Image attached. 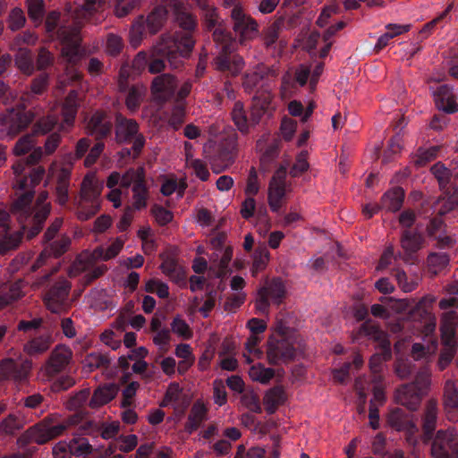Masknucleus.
<instances>
[{
  "label": "nucleus",
  "instance_id": "f03ea898",
  "mask_svg": "<svg viewBox=\"0 0 458 458\" xmlns=\"http://www.w3.org/2000/svg\"><path fill=\"white\" fill-rule=\"evenodd\" d=\"M57 38L63 46L62 56L69 64L65 69V75L70 81H77L81 79V74L75 65L82 56L80 49L81 38L79 35V29L60 27L57 30Z\"/></svg>",
  "mask_w": 458,
  "mask_h": 458
},
{
  "label": "nucleus",
  "instance_id": "7ed1b4c3",
  "mask_svg": "<svg viewBox=\"0 0 458 458\" xmlns=\"http://www.w3.org/2000/svg\"><path fill=\"white\" fill-rule=\"evenodd\" d=\"M168 6L161 0V4L155 7L145 18L139 16L132 23L130 30V43L138 47L147 34L155 35L164 26L167 19Z\"/></svg>",
  "mask_w": 458,
  "mask_h": 458
},
{
  "label": "nucleus",
  "instance_id": "052dcab7",
  "mask_svg": "<svg viewBox=\"0 0 458 458\" xmlns=\"http://www.w3.org/2000/svg\"><path fill=\"white\" fill-rule=\"evenodd\" d=\"M430 372L428 369H422L416 374L415 379L409 385L414 386V388L420 395H425L430 386Z\"/></svg>",
  "mask_w": 458,
  "mask_h": 458
},
{
  "label": "nucleus",
  "instance_id": "c9c22d12",
  "mask_svg": "<svg viewBox=\"0 0 458 458\" xmlns=\"http://www.w3.org/2000/svg\"><path fill=\"white\" fill-rule=\"evenodd\" d=\"M118 393V387L114 384L105 385L97 388L89 401L91 408L103 406L112 401Z\"/></svg>",
  "mask_w": 458,
  "mask_h": 458
},
{
  "label": "nucleus",
  "instance_id": "473e14b6",
  "mask_svg": "<svg viewBox=\"0 0 458 458\" xmlns=\"http://www.w3.org/2000/svg\"><path fill=\"white\" fill-rule=\"evenodd\" d=\"M363 330L366 335L371 336L373 339L378 342L379 348L381 350L380 355L383 356L384 360H388L391 358V344L387 339L386 334L383 332L377 326L374 325H363Z\"/></svg>",
  "mask_w": 458,
  "mask_h": 458
},
{
  "label": "nucleus",
  "instance_id": "c756f323",
  "mask_svg": "<svg viewBox=\"0 0 458 458\" xmlns=\"http://www.w3.org/2000/svg\"><path fill=\"white\" fill-rule=\"evenodd\" d=\"M287 400L285 390L281 386H276L267 390L263 397V404L268 414H273Z\"/></svg>",
  "mask_w": 458,
  "mask_h": 458
},
{
  "label": "nucleus",
  "instance_id": "2f4dec72",
  "mask_svg": "<svg viewBox=\"0 0 458 458\" xmlns=\"http://www.w3.org/2000/svg\"><path fill=\"white\" fill-rule=\"evenodd\" d=\"M435 100L438 109L445 113L452 114L458 111V105L451 89L446 85L440 86L435 92Z\"/></svg>",
  "mask_w": 458,
  "mask_h": 458
},
{
  "label": "nucleus",
  "instance_id": "cd10ccee",
  "mask_svg": "<svg viewBox=\"0 0 458 458\" xmlns=\"http://www.w3.org/2000/svg\"><path fill=\"white\" fill-rule=\"evenodd\" d=\"M87 129L96 139L106 137L112 130V123L103 112H96L88 122Z\"/></svg>",
  "mask_w": 458,
  "mask_h": 458
},
{
  "label": "nucleus",
  "instance_id": "20e7f679",
  "mask_svg": "<svg viewBox=\"0 0 458 458\" xmlns=\"http://www.w3.org/2000/svg\"><path fill=\"white\" fill-rule=\"evenodd\" d=\"M101 191L102 185L94 175L87 174L83 178L76 213L79 220L87 221L98 212Z\"/></svg>",
  "mask_w": 458,
  "mask_h": 458
},
{
  "label": "nucleus",
  "instance_id": "c03bdc74",
  "mask_svg": "<svg viewBox=\"0 0 458 458\" xmlns=\"http://www.w3.org/2000/svg\"><path fill=\"white\" fill-rule=\"evenodd\" d=\"M233 257V249L228 246L225 249L222 257L217 264H212L209 267V273L214 277L222 278L225 276L228 272V266Z\"/></svg>",
  "mask_w": 458,
  "mask_h": 458
},
{
  "label": "nucleus",
  "instance_id": "ea45409f",
  "mask_svg": "<svg viewBox=\"0 0 458 458\" xmlns=\"http://www.w3.org/2000/svg\"><path fill=\"white\" fill-rule=\"evenodd\" d=\"M403 199V190L400 187H395L383 195L381 199L382 208L395 212L401 208Z\"/></svg>",
  "mask_w": 458,
  "mask_h": 458
},
{
  "label": "nucleus",
  "instance_id": "774afa93",
  "mask_svg": "<svg viewBox=\"0 0 458 458\" xmlns=\"http://www.w3.org/2000/svg\"><path fill=\"white\" fill-rule=\"evenodd\" d=\"M25 22L26 17L23 11L21 8L15 7L10 12L7 20V24L8 28L12 31L19 30L25 25Z\"/></svg>",
  "mask_w": 458,
  "mask_h": 458
},
{
  "label": "nucleus",
  "instance_id": "680f3d73",
  "mask_svg": "<svg viewBox=\"0 0 458 458\" xmlns=\"http://www.w3.org/2000/svg\"><path fill=\"white\" fill-rule=\"evenodd\" d=\"M444 404L447 410L458 408V390L453 381H446L445 385Z\"/></svg>",
  "mask_w": 458,
  "mask_h": 458
},
{
  "label": "nucleus",
  "instance_id": "f8f14e48",
  "mask_svg": "<svg viewBox=\"0 0 458 458\" xmlns=\"http://www.w3.org/2000/svg\"><path fill=\"white\" fill-rule=\"evenodd\" d=\"M286 167L280 166L272 176L267 192V202L273 212H278L285 196Z\"/></svg>",
  "mask_w": 458,
  "mask_h": 458
},
{
  "label": "nucleus",
  "instance_id": "bb28decb",
  "mask_svg": "<svg viewBox=\"0 0 458 458\" xmlns=\"http://www.w3.org/2000/svg\"><path fill=\"white\" fill-rule=\"evenodd\" d=\"M437 414L438 409L437 402L434 400L428 401L425 406L424 415L422 418V441L425 444L430 441L432 435L436 429Z\"/></svg>",
  "mask_w": 458,
  "mask_h": 458
},
{
  "label": "nucleus",
  "instance_id": "ddd939ff",
  "mask_svg": "<svg viewBox=\"0 0 458 458\" xmlns=\"http://www.w3.org/2000/svg\"><path fill=\"white\" fill-rule=\"evenodd\" d=\"M456 435L453 429H440L431 437L430 455L432 458H453L452 448L454 447Z\"/></svg>",
  "mask_w": 458,
  "mask_h": 458
},
{
  "label": "nucleus",
  "instance_id": "e2e57ef3",
  "mask_svg": "<svg viewBox=\"0 0 458 458\" xmlns=\"http://www.w3.org/2000/svg\"><path fill=\"white\" fill-rule=\"evenodd\" d=\"M394 277L399 287L405 293H410L415 290L420 280L418 276L409 279L406 273L399 269L395 270Z\"/></svg>",
  "mask_w": 458,
  "mask_h": 458
},
{
  "label": "nucleus",
  "instance_id": "4d7b16f0",
  "mask_svg": "<svg viewBox=\"0 0 458 458\" xmlns=\"http://www.w3.org/2000/svg\"><path fill=\"white\" fill-rule=\"evenodd\" d=\"M58 122L54 114H48L38 119L33 125V135H45L51 131Z\"/></svg>",
  "mask_w": 458,
  "mask_h": 458
},
{
  "label": "nucleus",
  "instance_id": "6e6d98bb",
  "mask_svg": "<svg viewBox=\"0 0 458 458\" xmlns=\"http://www.w3.org/2000/svg\"><path fill=\"white\" fill-rule=\"evenodd\" d=\"M270 254L265 245L257 247L253 255L252 273L256 274L264 270L268 264Z\"/></svg>",
  "mask_w": 458,
  "mask_h": 458
},
{
  "label": "nucleus",
  "instance_id": "a18cd8bd",
  "mask_svg": "<svg viewBox=\"0 0 458 458\" xmlns=\"http://www.w3.org/2000/svg\"><path fill=\"white\" fill-rule=\"evenodd\" d=\"M177 56H181L180 53H176L175 55L170 56L167 55L157 54L155 51L154 46L152 48L151 60L149 61L148 65V72L152 74L163 72L165 68L164 57H165L173 64V60H175Z\"/></svg>",
  "mask_w": 458,
  "mask_h": 458
},
{
  "label": "nucleus",
  "instance_id": "f257e3e1",
  "mask_svg": "<svg viewBox=\"0 0 458 458\" xmlns=\"http://www.w3.org/2000/svg\"><path fill=\"white\" fill-rule=\"evenodd\" d=\"M163 3L172 12L174 22L181 30L175 31L174 34H163L155 45V51L157 54L169 56L176 53H180L181 56H185L192 50L195 44L193 33L197 27V20L187 10L182 0H163Z\"/></svg>",
  "mask_w": 458,
  "mask_h": 458
},
{
  "label": "nucleus",
  "instance_id": "3c124183",
  "mask_svg": "<svg viewBox=\"0 0 458 458\" xmlns=\"http://www.w3.org/2000/svg\"><path fill=\"white\" fill-rule=\"evenodd\" d=\"M249 375L253 381L267 384L274 377L275 370L271 368H265L262 364L258 363L250 367Z\"/></svg>",
  "mask_w": 458,
  "mask_h": 458
},
{
  "label": "nucleus",
  "instance_id": "aec40b11",
  "mask_svg": "<svg viewBox=\"0 0 458 458\" xmlns=\"http://www.w3.org/2000/svg\"><path fill=\"white\" fill-rule=\"evenodd\" d=\"M295 348L285 338L269 340L267 343V357L270 364L276 365L294 359Z\"/></svg>",
  "mask_w": 458,
  "mask_h": 458
},
{
  "label": "nucleus",
  "instance_id": "423d86ee",
  "mask_svg": "<svg viewBox=\"0 0 458 458\" xmlns=\"http://www.w3.org/2000/svg\"><path fill=\"white\" fill-rule=\"evenodd\" d=\"M115 140L119 143L132 141L133 158H136L145 145V138L139 133V124L133 119L118 114L115 120Z\"/></svg>",
  "mask_w": 458,
  "mask_h": 458
},
{
  "label": "nucleus",
  "instance_id": "9b49d317",
  "mask_svg": "<svg viewBox=\"0 0 458 458\" xmlns=\"http://www.w3.org/2000/svg\"><path fill=\"white\" fill-rule=\"evenodd\" d=\"M387 423L397 431H405L408 444L413 447L417 445L416 434L419 429L409 414H406L402 409H394L387 416Z\"/></svg>",
  "mask_w": 458,
  "mask_h": 458
},
{
  "label": "nucleus",
  "instance_id": "0e129e2a",
  "mask_svg": "<svg viewBox=\"0 0 458 458\" xmlns=\"http://www.w3.org/2000/svg\"><path fill=\"white\" fill-rule=\"evenodd\" d=\"M72 454L81 456L92 452V446L86 438H73L68 444Z\"/></svg>",
  "mask_w": 458,
  "mask_h": 458
},
{
  "label": "nucleus",
  "instance_id": "e433bc0d",
  "mask_svg": "<svg viewBox=\"0 0 458 458\" xmlns=\"http://www.w3.org/2000/svg\"><path fill=\"white\" fill-rule=\"evenodd\" d=\"M231 115L235 126L243 133H247L250 127L256 124L251 121V114L250 117L247 116L244 106L241 101L234 103Z\"/></svg>",
  "mask_w": 458,
  "mask_h": 458
},
{
  "label": "nucleus",
  "instance_id": "338daca9",
  "mask_svg": "<svg viewBox=\"0 0 458 458\" xmlns=\"http://www.w3.org/2000/svg\"><path fill=\"white\" fill-rule=\"evenodd\" d=\"M124 47L121 36L110 33L106 37V52L112 56H117L121 54Z\"/></svg>",
  "mask_w": 458,
  "mask_h": 458
},
{
  "label": "nucleus",
  "instance_id": "49530a36",
  "mask_svg": "<svg viewBox=\"0 0 458 458\" xmlns=\"http://www.w3.org/2000/svg\"><path fill=\"white\" fill-rule=\"evenodd\" d=\"M428 271L434 276L443 271L449 264V257L445 253L431 252L427 259Z\"/></svg>",
  "mask_w": 458,
  "mask_h": 458
},
{
  "label": "nucleus",
  "instance_id": "dca6fc26",
  "mask_svg": "<svg viewBox=\"0 0 458 458\" xmlns=\"http://www.w3.org/2000/svg\"><path fill=\"white\" fill-rule=\"evenodd\" d=\"M106 0H85L83 4L74 11V25L67 28H78L79 31L86 23L98 24L101 19L97 15L100 13Z\"/></svg>",
  "mask_w": 458,
  "mask_h": 458
},
{
  "label": "nucleus",
  "instance_id": "de8ad7c7",
  "mask_svg": "<svg viewBox=\"0 0 458 458\" xmlns=\"http://www.w3.org/2000/svg\"><path fill=\"white\" fill-rule=\"evenodd\" d=\"M146 181V174L143 166L130 168L122 175V187L129 188L137 183H142Z\"/></svg>",
  "mask_w": 458,
  "mask_h": 458
},
{
  "label": "nucleus",
  "instance_id": "5fc2aeb1",
  "mask_svg": "<svg viewBox=\"0 0 458 458\" xmlns=\"http://www.w3.org/2000/svg\"><path fill=\"white\" fill-rule=\"evenodd\" d=\"M108 365V357L101 352H91L88 354L83 360V366L88 369L89 371H93L99 368H106Z\"/></svg>",
  "mask_w": 458,
  "mask_h": 458
},
{
  "label": "nucleus",
  "instance_id": "72a5a7b5",
  "mask_svg": "<svg viewBox=\"0 0 458 458\" xmlns=\"http://www.w3.org/2000/svg\"><path fill=\"white\" fill-rule=\"evenodd\" d=\"M46 170L43 166L38 165L30 170L28 175L15 180L13 188L15 190H31L39 184L42 181Z\"/></svg>",
  "mask_w": 458,
  "mask_h": 458
},
{
  "label": "nucleus",
  "instance_id": "f704fd0d",
  "mask_svg": "<svg viewBox=\"0 0 458 458\" xmlns=\"http://www.w3.org/2000/svg\"><path fill=\"white\" fill-rule=\"evenodd\" d=\"M53 344L49 334L41 335L28 341L23 345V351L30 356H37L46 352Z\"/></svg>",
  "mask_w": 458,
  "mask_h": 458
},
{
  "label": "nucleus",
  "instance_id": "79ce46f5",
  "mask_svg": "<svg viewBox=\"0 0 458 458\" xmlns=\"http://www.w3.org/2000/svg\"><path fill=\"white\" fill-rule=\"evenodd\" d=\"M78 110V93L75 90L69 92L63 104L62 114L64 123L72 125Z\"/></svg>",
  "mask_w": 458,
  "mask_h": 458
},
{
  "label": "nucleus",
  "instance_id": "0eeeda50",
  "mask_svg": "<svg viewBox=\"0 0 458 458\" xmlns=\"http://www.w3.org/2000/svg\"><path fill=\"white\" fill-rule=\"evenodd\" d=\"M286 295L285 286L280 278L267 281L259 291L255 301L256 310L267 313L270 304L280 305Z\"/></svg>",
  "mask_w": 458,
  "mask_h": 458
},
{
  "label": "nucleus",
  "instance_id": "13d9d810",
  "mask_svg": "<svg viewBox=\"0 0 458 458\" xmlns=\"http://www.w3.org/2000/svg\"><path fill=\"white\" fill-rule=\"evenodd\" d=\"M430 172L437 180L439 187L445 189L450 182L452 172L441 162H437L430 168Z\"/></svg>",
  "mask_w": 458,
  "mask_h": 458
},
{
  "label": "nucleus",
  "instance_id": "6e6552de",
  "mask_svg": "<svg viewBox=\"0 0 458 458\" xmlns=\"http://www.w3.org/2000/svg\"><path fill=\"white\" fill-rule=\"evenodd\" d=\"M16 198L12 203L11 212L16 216L19 224L23 230H30L35 225L33 219L34 207H31L34 199V191L31 190H15ZM29 231H27L28 233Z\"/></svg>",
  "mask_w": 458,
  "mask_h": 458
},
{
  "label": "nucleus",
  "instance_id": "4be33fe9",
  "mask_svg": "<svg viewBox=\"0 0 458 458\" xmlns=\"http://www.w3.org/2000/svg\"><path fill=\"white\" fill-rule=\"evenodd\" d=\"M423 242L424 239L420 233L408 229L403 231L400 243L404 251L403 261L414 263V254L422 248Z\"/></svg>",
  "mask_w": 458,
  "mask_h": 458
},
{
  "label": "nucleus",
  "instance_id": "69168bd1",
  "mask_svg": "<svg viewBox=\"0 0 458 458\" xmlns=\"http://www.w3.org/2000/svg\"><path fill=\"white\" fill-rule=\"evenodd\" d=\"M140 5V0H117L114 5V15L123 18Z\"/></svg>",
  "mask_w": 458,
  "mask_h": 458
},
{
  "label": "nucleus",
  "instance_id": "603ef678",
  "mask_svg": "<svg viewBox=\"0 0 458 458\" xmlns=\"http://www.w3.org/2000/svg\"><path fill=\"white\" fill-rule=\"evenodd\" d=\"M25 231L26 230H23L21 227V230L9 234L8 236H4L0 241V254L4 255L9 250L18 248L21 242Z\"/></svg>",
  "mask_w": 458,
  "mask_h": 458
},
{
  "label": "nucleus",
  "instance_id": "8fccbe9b",
  "mask_svg": "<svg viewBox=\"0 0 458 458\" xmlns=\"http://www.w3.org/2000/svg\"><path fill=\"white\" fill-rule=\"evenodd\" d=\"M439 150L440 148L438 146H433L428 148H420L412 157L414 165L417 167L426 165L428 162L434 160L437 157Z\"/></svg>",
  "mask_w": 458,
  "mask_h": 458
},
{
  "label": "nucleus",
  "instance_id": "4468645a",
  "mask_svg": "<svg viewBox=\"0 0 458 458\" xmlns=\"http://www.w3.org/2000/svg\"><path fill=\"white\" fill-rule=\"evenodd\" d=\"M68 425L60 423L50 425L46 420L31 427L28 431V437L31 442L38 445H44L48 441L62 436L67 429Z\"/></svg>",
  "mask_w": 458,
  "mask_h": 458
},
{
  "label": "nucleus",
  "instance_id": "37998d69",
  "mask_svg": "<svg viewBox=\"0 0 458 458\" xmlns=\"http://www.w3.org/2000/svg\"><path fill=\"white\" fill-rule=\"evenodd\" d=\"M146 92L147 89L142 84H136L131 87L125 99L127 108L132 112L136 111L140 106Z\"/></svg>",
  "mask_w": 458,
  "mask_h": 458
},
{
  "label": "nucleus",
  "instance_id": "7c9ffc66",
  "mask_svg": "<svg viewBox=\"0 0 458 458\" xmlns=\"http://www.w3.org/2000/svg\"><path fill=\"white\" fill-rule=\"evenodd\" d=\"M207 413L208 409L204 403L200 400L196 401L188 415V419L184 426L185 431L191 434L197 430L202 421L207 419Z\"/></svg>",
  "mask_w": 458,
  "mask_h": 458
},
{
  "label": "nucleus",
  "instance_id": "a19ab883",
  "mask_svg": "<svg viewBox=\"0 0 458 458\" xmlns=\"http://www.w3.org/2000/svg\"><path fill=\"white\" fill-rule=\"evenodd\" d=\"M14 51V64L17 69L25 75H31L35 70L31 50L19 48Z\"/></svg>",
  "mask_w": 458,
  "mask_h": 458
},
{
  "label": "nucleus",
  "instance_id": "f3484780",
  "mask_svg": "<svg viewBox=\"0 0 458 458\" xmlns=\"http://www.w3.org/2000/svg\"><path fill=\"white\" fill-rule=\"evenodd\" d=\"M176 88L175 77L170 73H163L153 79L150 89L154 100L163 104L174 97Z\"/></svg>",
  "mask_w": 458,
  "mask_h": 458
},
{
  "label": "nucleus",
  "instance_id": "1a4fd4ad",
  "mask_svg": "<svg viewBox=\"0 0 458 458\" xmlns=\"http://www.w3.org/2000/svg\"><path fill=\"white\" fill-rule=\"evenodd\" d=\"M71 283L64 279H59L46 293L44 302L52 313H63L69 310L72 302L68 296L71 290Z\"/></svg>",
  "mask_w": 458,
  "mask_h": 458
},
{
  "label": "nucleus",
  "instance_id": "6ab92c4d",
  "mask_svg": "<svg viewBox=\"0 0 458 458\" xmlns=\"http://www.w3.org/2000/svg\"><path fill=\"white\" fill-rule=\"evenodd\" d=\"M231 17L233 21V30L239 34L242 43L243 40L251 39L256 37L258 23L251 17L246 15L241 7L234 6L232 10Z\"/></svg>",
  "mask_w": 458,
  "mask_h": 458
},
{
  "label": "nucleus",
  "instance_id": "5701e85b",
  "mask_svg": "<svg viewBox=\"0 0 458 458\" xmlns=\"http://www.w3.org/2000/svg\"><path fill=\"white\" fill-rule=\"evenodd\" d=\"M106 250L103 247H98L92 251H83L81 252L72 264L70 276H75L81 272L87 271L96 261L98 260H106Z\"/></svg>",
  "mask_w": 458,
  "mask_h": 458
},
{
  "label": "nucleus",
  "instance_id": "bf43d9fd",
  "mask_svg": "<svg viewBox=\"0 0 458 458\" xmlns=\"http://www.w3.org/2000/svg\"><path fill=\"white\" fill-rule=\"evenodd\" d=\"M21 428V422L14 414L8 415L0 422V439L13 435Z\"/></svg>",
  "mask_w": 458,
  "mask_h": 458
},
{
  "label": "nucleus",
  "instance_id": "a878e982",
  "mask_svg": "<svg viewBox=\"0 0 458 458\" xmlns=\"http://www.w3.org/2000/svg\"><path fill=\"white\" fill-rule=\"evenodd\" d=\"M421 398L422 395L416 391L414 386L409 384L402 385L394 392L395 402L411 411L418 409Z\"/></svg>",
  "mask_w": 458,
  "mask_h": 458
},
{
  "label": "nucleus",
  "instance_id": "9d476101",
  "mask_svg": "<svg viewBox=\"0 0 458 458\" xmlns=\"http://www.w3.org/2000/svg\"><path fill=\"white\" fill-rule=\"evenodd\" d=\"M72 359V349L64 344H57L50 352L46 364L41 368V373L47 380H50L63 372L70 364Z\"/></svg>",
  "mask_w": 458,
  "mask_h": 458
},
{
  "label": "nucleus",
  "instance_id": "09e8293b",
  "mask_svg": "<svg viewBox=\"0 0 458 458\" xmlns=\"http://www.w3.org/2000/svg\"><path fill=\"white\" fill-rule=\"evenodd\" d=\"M38 40V37L36 33L25 30L21 33L17 34L10 44V49H28L24 46H35Z\"/></svg>",
  "mask_w": 458,
  "mask_h": 458
},
{
  "label": "nucleus",
  "instance_id": "412c9836",
  "mask_svg": "<svg viewBox=\"0 0 458 458\" xmlns=\"http://www.w3.org/2000/svg\"><path fill=\"white\" fill-rule=\"evenodd\" d=\"M47 192H41L36 201L34 206V215L33 219L36 221L35 225H33L27 233V239L30 240L41 231L44 222L50 214L51 207L50 203L47 202Z\"/></svg>",
  "mask_w": 458,
  "mask_h": 458
},
{
  "label": "nucleus",
  "instance_id": "58836bf2",
  "mask_svg": "<svg viewBox=\"0 0 458 458\" xmlns=\"http://www.w3.org/2000/svg\"><path fill=\"white\" fill-rule=\"evenodd\" d=\"M284 25V19L279 17L268 24L262 31L263 44L267 48L272 47L279 38Z\"/></svg>",
  "mask_w": 458,
  "mask_h": 458
},
{
  "label": "nucleus",
  "instance_id": "b1692460",
  "mask_svg": "<svg viewBox=\"0 0 458 458\" xmlns=\"http://www.w3.org/2000/svg\"><path fill=\"white\" fill-rule=\"evenodd\" d=\"M106 250L103 247H98L92 251H83L81 252L72 264L70 276H75L81 272L87 271L96 261L98 260H106Z\"/></svg>",
  "mask_w": 458,
  "mask_h": 458
},
{
  "label": "nucleus",
  "instance_id": "39448f33",
  "mask_svg": "<svg viewBox=\"0 0 458 458\" xmlns=\"http://www.w3.org/2000/svg\"><path fill=\"white\" fill-rule=\"evenodd\" d=\"M73 165V157L69 154L65 157L64 163L57 161L52 162L48 168V175L55 181L56 201L60 205H64L69 199V187L71 182L72 170Z\"/></svg>",
  "mask_w": 458,
  "mask_h": 458
},
{
  "label": "nucleus",
  "instance_id": "393cba45",
  "mask_svg": "<svg viewBox=\"0 0 458 458\" xmlns=\"http://www.w3.org/2000/svg\"><path fill=\"white\" fill-rule=\"evenodd\" d=\"M226 46L223 47V53L214 62L216 69L220 72H228L232 76H237L245 66L243 58L239 55H228Z\"/></svg>",
  "mask_w": 458,
  "mask_h": 458
},
{
  "label": "nucleus",
  "instance_id": "864d4df0",
  "mask_svg": "<svg viewBox=\"0 0 458 458\" xmlns=\"http://www.w3.org/2000/svg\"><path fill=\"white\" fill-rule=\"evenodd\" d=\"M26 6L29 18L38 26L42 22L45 13L43 0H26Z\"/></svg>",
  "mask_w": 458,
  "mask_h": 458
},
{
  "label": "nucleus",
  "instance_id": "a211bd4d",
  "mask_svg": "<svg viewBox=\"0 0 458 458\" xmlns=\"http://www.w3.org/2000/svg\"><path fill=\"white\" fill-rule=\"evenodd\" d=\"M32 120L31 113L11 109L0 117V123L8 135L15 136L26 129Z\"/></svg>",
  "mask_w": 458,
  "mask_h": 458
},
{
  "label": "nucleus",
  "instance_id": "c85d7f7f",
  "mask_svg": "<svg viewBox=\"0 0 458 458\" xmlns=\"http://www.w3.org/2000/svg\"><path fill=\"white\" fill-rule=\"evenodd\" d=\"M273 95L269 90H259L253 98L251 106V121L258 123L262 115L269 109Z\"/></svg>",
  "mask_w": 458,
  "mask_h": 458
},
{
  "label": "nucleus",
  "instance_id": "2eb2a0df",
  "mask_svg": "<svg viewBox=\"0 0 458 458\" xmlns=\"http://www.w3.org/2000/svg\"><path fill=\"white\" fill-rule=\"evenodd\" d=\"M31 369L32 361L30 360L5 359L0 362V381L8 379L22 381L29 377Z\"/></svg>",
  "mask_w": 458,
  "mask_h": 458
},
{
  "label": "nucleus",
  "instance_id": "4c0bfd02",
  "mask_svg": "<svg viewBox=\"0 0 458 458\" xmlns=\"http://www.w3.org/2000/svg\"><path fill=\"white\" fill-rule=\"evenodd\" d=\"M149 191L146 181L131 187V206L133 210H141L147 208Z\"/></svg>",
  "mask_w": 458,
  "mask_h": 458
}]
</instances>
